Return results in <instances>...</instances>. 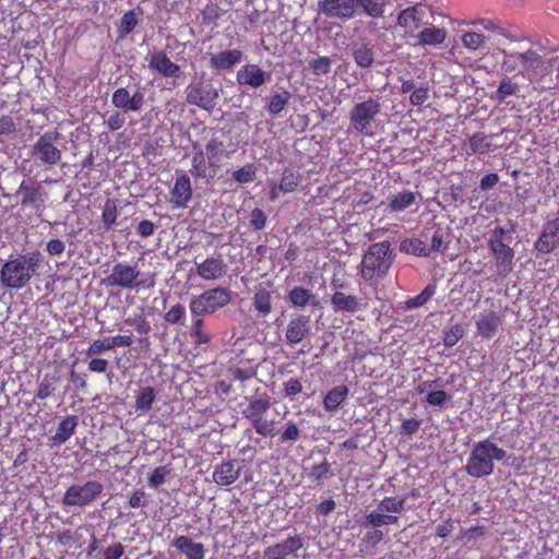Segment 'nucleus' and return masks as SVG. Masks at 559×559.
<instances>
[{
	"instance_id": "nucleus-1",
	"label": "nucleus",
	"mask_w": 559,
	"mask_h": 559,
	"mask_svg": "<svg viewBox=\"0 0 559 559\" xmlns=\"http://www.w3.org/2000/svg\"><path fill=\"white\" fill-rule=\"evenodd\" d=\"M405 497H384L374 510L367 513L360 525L362 527H372V530L366 532L362 537V544L370 548H374L380 544L384 538V533L380 527L399 524V515L405 511Z\"/></svg>"
},
{
	"instance_id": "nucleus-2",
	"label": "nucleus",
	"mask_w": 559,
	"mask_h": 559,
	"mask_svg": "<svg viewBox=\"0 0 559 559\" xmlns=\"http://www.w3.org/2000/svg\"><path fill=\"white\" fill-rule=\"evenodd\" d=\"M44 255L39 250L11 255L0 267V283L4 289H22L38 275Z\"/></svg>"
},
{
	"instance_id": "nucleus-3",
	"label": "nucleus",
	"mask_w": 559,
	"mask_h": 559,
	"mask_svg": "<svg viewBox=\"0 0 559 559\" xmlns=\"http://www.w3.org/2000/svg\"><path fill=\"white\" fill-rule=\"evenodd\" d=\"M502 55L500 69L506 74L522 75L528 81H537L549 73V61L537 50L528 48L516 51L499 49Z\"/></svg>"
},
{
	"instance_id": "nucleus-4",
	"label": "nucleus",
	"mask_w": 559,
	"mask_h": 559,
	"mask_svg": "<svg viewBox=\"0 0 559 559\" xmlns=\"http://www.w3.org/2000/svg\"><path fill=\"white\" fill-rule=\"evenodd\" d=\"M507 452L489 439L476 442L473 445L467 463L466 473L474 478H481L493 473L495 462L502 461Z\"/></svg>"
},
{
	"instance_id": "nucleus-5",
	"label": "nucleus",
	"mask_w": 559,
	"mask_h": 559,
	"mask_svg": "<svg viewBox=\"0 0 559 559\" xmlns=\"http://www.w3.org/2000/svg\"><path fill=\"white\" fill-rule=\"evenodd\" d=\"M389 241H380L369 246L360 262V276L365 282L378 284L393 263V253Z\"/></svg>"
},
{
	"instance_id": "nucleus-6",
	"label": "nucleus",
	"mask_w": 559,
	"mask_h": 559,
	"mask_svg": "<svg viewBox=\"0 0 559 559\" xmlns=\"http://www.w3.org/2000/svg\"><path fill=\"white\" fill-rule=\"evenodd\" d=\"M247 406L242 409L243 418L248 419L255 433L263 437H274L277 433L275 418H266L271 408V399L267 394L263 396H247Z\"/></svg>"
},
{
	"instance_id": "nucleus-7",
	"label": "nucleus",
	"mask_w": 559,
	"mask_h": 559,
	"mask_svg": "<svg viewBox=\"0 0 559 559\" xmlns=\"http://www.w3.org/2000/svg\"><path fill=\"white\" fill-rule=\"evenodd\" d=\"M381 108L379 98L369 97L366 100L356 103L348 112L352 130L362 136L372 138L374 135L376 119L380 115Z\"/></svg>"
},
{
	"instance_id": "nucleus-8",
	"label": "nucleus",
	"mask_w": 559,
	"mask_h": 559,
	"mask_svg": "<svg viewBox=\"0 0 559 559\" xmlns=\"http://www.w3.org/2000/svg\"><path fill=\"white\" fill-rule=\"evenodd\" d=\"M107 286L127 290L147 289L154 286V280L143 278L136 264L118 262L105 278Z\"/></svg>"
},
{
	"instance_id": "nucleus-9",
	"label": "nucleus",
	"mask_w": 559,
	"mask_h": 559,
	"mask_svg": "<svg viewBox=\"0 0 559 559\" xmlns=\"http://www.w3.org/2000/svg\"><path fill=\"white\" fill-rule=\"evenodd\" d=\"M231 300L233 293L229 288L216 286L192 297L189 310L193 317L209 316L228 306Z\"/></svg>"
},
{
	"instance_id": "nucleus-10",
	"label": "nucleus",
	"mask_w": 559,
	"mask_h": 559,
	"mask_svg": "<svg viewBox=\"0 0 559 559\" xmlns=\"http://www.w3.org/2000/svg\"><path fill=\"white\" fill-rule=\"evenodd\" d=\"M59 132L47 131L41 134L31 150V155L37 158L43 165L55 166L62 159L61 151L56 146Z\"/></svg>"
},
{
	"instance_id": "nucleus-11",
	"label": "nucleus",
	"mask_w": 559,
	"mask_h": 559,
	"mask_svg": "<svg viewBox=\"0 0 559 559\" xmlns=\"http://www.w3.org/2000/svg\"><path fill=\"white\" fill-rule=\"evenodd\" d=\"M218 97L217 88L203 82L191 83L186 88V102L209 112L216 107Z\"/></svg>"
},
{
	"instance_id": "nucleus-12",
	"label": "nucleus",
	"mask_w": 559,
	"mask_h": 559,
	"mask_svg": "<svg viewBox=\"0 0 559 559\" xmlns=\"http://www.w3.org/2000/svg\"><path fill=\"white\" fill-rule=\"evenodd\" d=\"M103 491V485L96 480H88L84 485L70 486L64 496L66 506H87L92 503Z\"/></svg>"
},
{
	"instance_id": "nucleus-13",
	"label": "nucleus",
	"mask_w": 559,
	"mask_h": 559,
	"mask_svg": "<svg viewBox=\"0 0 559 559\" xmlns=\"http://www.w3.org/2000/svg\"><path fill=\"white\" fill-rule=\"evenodd\" d=\"M193 155L191 157V167L189 173L195 179H213L219 168L215 162L207 159V156L199 142L192 143Z\"/></svg>"
},
{
	"instance_id": "nucleus-14",
	"label": "nucleus",
	"mask_w": 559,
	"mask_h": 559,
	"mask_svg": "<svg viewBox=\"0 0 559 559\" xmlns=\"http://www.w3.org/2000/svg\"><path fill=\"white\" fill-rule=\"evenodd\" d=\"M311 334V319L308 314L297 313L290 317L285 329V342L295 346L307 340Z\"/></svg>"
},
{
	"instance_id": "nucleus-15",
	"label": "nucleus",
	"mask_w": 559,
	"mask_h": 559,
	"mask_svg": "<svg viewBox=\"0 0 559 559\" xmlns=\"http://www.w3.org/2000/svg\"><path fill=\"white\" fill-rule=\"evenodd\" d=\"M169 202L173 209H186L193 198L191 180L189 176L182 171H176L174 187L169 191Z\"/></svg>"
},
{
	"instance_id": "nucleus-16",
	"label": "nucleus",
	"mask_w": 559,
	"mask_h": 559,
	"mask_svg": "<svg viewBox=\"0 0 559 559\" xmlns=\"http://www.w3.org/2000/svg\"><path fill=\"white\" fill-rule=\"evenodd\" d=\"M144 103L145 95L141 88L130 94L128 88L119 87L111 95V104L123 112H138L143 108Z\"/></svg>"
},
{
	"instance_id": "nucleus-17",
	"label": "nucleus",
	"mask_w": 559,
	"mask_h": 559,
	"mask_svg": "<svg viewBox=\"0 0 559 559\" xmlns=\"http://www.w3.org/2000/svg\"><path fill=\"white\" fill-rule=\"evenodd\" d=\"M487 246L495 259V266L498 276L506 278L513 270V260L515 255L513 248L506 242L498 241L488 243Z\"/></svg>"
},
{
	"instance_id": "nucleus-18",
	"label": "nucleus",
	"mask_w": 559,
	"mask_h": 559,
	"mask_svg": "<svg viewBox=\"0 0 559 559\" xmlns=\"http://www.w3.org/2000/svg\"><path fill=\"white\" fill-rule=\"evenodd\" d=\"M318 8L322 14L331 19L348 21L356 16L355 0H320Z\"/></svg>"
},
{
	"instance_id": "nucleus-19",
	"label": "nucleus",
	"mask_w": 559,
	"mask_h": 559,
	"mask_svg": "<svg viewBox=\"0 0 559 559\" xmlns=\"http://www.w3.org/2000/svg\"><path fill=\"white\" fill-rule=\"evenodd\" d=\"M559 247V216L548 219L543 227L534 249L543 254H549Z\"/></svg>"
},
{
	"instance_id": "nucleus-20",
	"label": "nucleus",
	"mask_w": 559,
	"mask_h": 559,
	"mask_svg": "<svg viewBox=\"0 0 559 559\" xmlns=\"http://www.w3.org/2000/svg\"><path fill=\"white\" fill-rule=\"evenodd\" d=\"M21 195V206L39 210L45 203V192L41 186L32 179L23 180L16 191Z\"/></svg>"
},
{
	"instance_id": "nucleus-21",
	"label": "nucleus",
	"mask_w": 559,
	"mask_h": 559,
	"mask_svg": "<svg viewBox=\"0 0 559 559\" xmlns=\"http://www.w3.org/2000/svg\"><path fill=\"white\" fill-rule=\"evenodd\" d=\"M242 466L237 460H227L214 466L213 481L219 487H229L240 477Z\"/></svg>"
},
{
	"instance_id": "nucleus-22",
	"label": "nucleus",
	"mask_w": 559,
	"mask_h": 559,
	"mask_svg": "<svg viewBox=\"0 0 559 559\" xmlns=\"http://www.w3.org/2000/svg\"><path fill=\"white\" fill-rule=\"evenodd\" d=\"M227 271L228 266L221 257H207L201 263H197V274L204 281H218Z\"/></svg>"
},
{
	"instance_id": "nucleus-23",
	"label": "nucleus",
	"mask_w": 559,
	"mask_h": 559,
	"mask_svg": "<svg viewBox=\"0 0 559 559\" xmlns=\"http://www.w3.org/2000/svg\"><path fill=\"white\" fill-rule=\"evenodd\" d=\"M133 342L132 334L108 336L104 340H95L92 342L85 353L87 357H94L114 347H129Z\"/></svg>"
},
{
	"instance_id": "nucleus-24",
	"label": "nucleus",
	"mask_w": 559,
	"mask_h": 559,
	"mask_svg": "<svg viewBox=\"0 0 559 559\" xmlns=\"http://www.w3.org/2000/svg\"><path fill=\"white\" fill-rule=\"evenodd\" d=\"M148 68L164 78L179 79L181 75L180 67L173 62L162 50L150 56Z\"/></svg>"
},
{
	"instance_id": "nucleus-25",
	"label": "nucleus",
	"mask_w": 559,
	"mask_h": 559,
	"mask_svg": "<svg viewBox=\"0 0 559 559\" xmlns=\"http://www.w3.org/2000/svg\"><path fill=\"white\" fill-rule=\"evenodd\" d=\"M304 546V540L299 535L289 536L284 542L269 546L264 550L267 559H286Z\"/></svg>"
},
{
	"instance_id": "nucleus-26",
	"label": "nucleus",
	"mask_w": 559,
	"mask_h": 559,
	"mask_svg": "<svg viewBox=\"0 0 559 559\" xmlns=\"http://www.w3.org/2000/svg\"><path fill=\"white\" fill-rule=\"evenodd\" d=\"M236 79L239 85L259 88L266 82L267 75L258 64L250 63L238 70Z\"/></svg>"
},
{
	"instance_id": "nucleus-27",
	"label": "nucleus",
	"mask_w": 559,
	"mask_h": 559,
	"mask_svg": "<svg viewBox=\"0 0 559 559\" xmlns=\"http://www.w3.org/2000/svg\"><path fill=\"white\" fill-rule=\"evenodd\" d=\"M243 52L239 49L222 50L210 57V67L216 71L231 70L241 62Z\"/></svg>"
},
{
	"instance_id": "nucleus-28",
	"label": "nucleus",
	"mask_w": 559,
	"mask_h": 559,
	"mask_svg": "<svg viewBox=\"0 0 559 559\" xmlns=\"http://www.w3.org/2000/svg\"><path fill=\"white\" fill-rule=\"evenodd\" d=\"M331 305L335 312L354 313L367 307V302H361L355 295H347L343 292H334L331 296Z\"/></svg>"
},
{
	"instance_id": "nucleus-29",
	"label": "nucleus",
	"mask_w": 559,
	"mask_h": 559,
	"mask_svg": "<svg viewBox=\"0 0 559 559\" xmlns=\"http://www.w3.org/2000/svg\"><path fill=\"white\" fill-rule=\"evenodd\" d=\"M501 322L502 319L498 312L492 310L481 312L476 321L477 332L483 338L489 340L496 334Z\"/></svg>"
},
{
	"instance_id": "nucleus-30",
	"label": "nucleus",
	"mask_w": 559,
	"mask_h": 559,
	"mask_svg": "<svg viewBox=\"0 0 559 559\" xmlns=\"http://www.w3.org/2000/svg\"><path fill=\"white\" fill-rule=\"evenodd\" d=\"M173 546L186 556V559H204L205 548L202 543L193 542L191 538L179 535L173 540Z\"/></svg>"
},
{
	"instance_id": "nucleus-31",
	"label": "nucleus",
	"mask_w": 559,
	"mask_h": 559,
	"mask_svg": "<svg viewBox=\"0 0 559 559\" xmlns=\"http://www.w3.org/2000/svg\"><path fill=\"white\" fill-rule=\"evenodd\" d=\"M287 300L293 308H305L309 305L319 306L318 297L308 288L296 286L287 294Z\"/></svg>"
},
{
	"instance_id": "nucleus-32",
	"label": "nucleus",
	"mask_w": 559,
	"mask_h": 559,
	"mask_svg": "<svg viewBox=\"0 0 559 559\" xmlns=\"http://www.w3.org/2000/svg\"><path fill=\"white\" fill-rule=\"evenodd\" d=\"M252 309L259 317H267L273 310L272 292L262 286L257 287L252 297Z\"/></svg>"
},
{
	"instance_id": "nucleus-33",
	"label": "nucleus",
	"mask_w": 559,
	"mask_h": 559,
	"mask_svg": "<svg viewBox=\"0 0 559 559\" xmlns=\"http://www.w3.org/2000/svg\"><path fill=\"white\" fill-rule=\"evenodd\" d=\"M386 0H355L356 15L365 14L371 19H379L384 15Z\"/></svg>"
},
{
	"instance_id": "nucleus-34",
	"label": "nucleus",
	"mask_w": 559,
	"mask_h": 559,
	"mask_svg": "<svg viewBox=\"0 0 559 559\" xmlns=\"http://www.w3.org/2000/svg\"><path fill=\"white\" fill-rule=\"evenodd\" d=\"M79 419L74 415L66 416L59 424L56 433L52 436L55 444H62L67 442L75 432Z\"/></svg>"
},
{
	"instance_id": "nucleus-35",
	"label": "nucleus",
	"mask_w": 559,
	"mask_h": 559,
	"mask_svg": "<svg viewBox=\"0 0 559 559\" xmlns=\"http://www.w3.org/2000/svg\"><path fill=\"white\" fill-rule=\"evenodd\" d=\"M396 23L399 26L405 28L406 32L413 33L416 31L421 23L419 5H413L402 10L397 15Z\"/></svg>"
},
{
	"instance_id": "nucleus-36",
	"label": "nucleus",
	"mask_w": 559,
	"mask_h": 559,
	"mask_svg": "<svg viewBox=\"0 0 559 559\" xmlns=\"http://www.w3.org/2000/svg\"><path fill=\"white\" fill-rule=\"evenodd\" d=\"M493 135H487L484 132H477L468 139L467 155L485 154L492 151Z\"/></svg>"
},
{
	"instance_id": "nucleus-37",
	"label": "nucleus",
	"mask_w": 559,
	"mask_h": 559,
	"mask_svg": "<svg viewBox=\"0 0 559 559\" xmlns=\"http://www.w3.org/2000/svg\"><path fill=\"white\" fill-rule=\"evenodd\" d=\"M348 388L344 384L334 386L325 394L323 399V406L328 412H335L347 399Z\"/></svg>"
},
{
	"instance_id": "nucleus-38",
	"label": "nucleus",
	"mask_w": 559,
	"mask_h": 559,
	"mask_svg": "<svg viewBox=\"0 0 559 559\" xmlns=\"http://www.w3.org/2000/svg\"><path fill=\"white\" fill-rule=\"evenodd\" d=\"M189 334L195 346L207 345L212 341L211 334L205 330V322L202 317H195L192 320Z\"/></svg>"
},
{
	"instance_id": "nucleus-39",
	"label": "nucleus",
	"mask_w": 559,
	"mask_h": 559,
	"mask_svg": "<svg viewBox=\"0 0 559 559\" xmlns=\"http://www.w3.org/2000/svg\"><path fill=\"white\" fill-rule=\"evenodd\" d=\"M447 38V31L444 28L431 26L426 27L417 35L419 45H440Z\"/></svg>"
},
{
	"instance_id": "nucleus-40",
	"label": "nucleus",
	"mask_w": 559,
	"mask_h": 559,
	"mask_svg": "<svg viewBox=\"0 0 559 559\" xmlns=\"http://www.w3.org/2000/svg\"><path fill=\"white\" fill-rule=\"evenodd\" d=\"M156 400V392L152 386L140 388L135 395L134 408L136 412L146 413L152 409Z\"/></svg>"
},
{
	"instance_id": "nucleus-41",
	"label": "nucleus",
	"mask_w": 559,
	"mask_h": 559,
	"mask_svg": "<svg viewBox=\"0 0 559 559\" xmlns=\"http://www.w3.org/2000/svg\"><path fill=\"white\" fill-rule=\"evenodd\" d=\"M203 150L207 156V159L217 164L222 157H228V153H226L223 140L215 133H213L212 138L205 144Z\"/></svg>"
},
{
	"instance_id": "nucleus-42",
	"label": "nucleus",
	"mask_w": 559,
	"mask_h": 559,
	"mask_svg": "<svg viewBox=\"0 0 559 559\" xmlns=\"http://www.w3.org/2000/svg\"><path fill=\"white\" fill-rule=\"evenodd\" d=\"M468 25H480L485 31L496 33L500 36L513 40L511 33L502 26L499 20L493 19H477L468 22Z\"/></svg>"
},
{
	"instance_id": "nucleus-43",
	"label": "nucleus",
	"mask_w": 559,
	"mask_h": 559,
	"mask_svg": "<svg viewBox=\"0 0 559 559\" xmlns=\"http://www.w3.org/2000/svg\"><path fill=\"white\" fill-rule=\"evenodd\" d=\"M416 201V193L404 190L395 195L389 202V207L393 212H401L413 205Z\"/></svg>"
},
{
	"instance_id": "nucleus-44",
	"label": "nucleus",
	"mask_w": 559,
	"mask_h": 559,
	"mask_svg": "<svg viewBox=\"0 0 559 559\" xmlns=\"http://www.w3.org/2000/svg\"><path fill=\"white\" fill-rule=\"evenodd\" d=\"M290 98L292 94L287 90L274 93L271 95L267 104L269 112L272 115H280L288 105Z\"/></svg>"
},
{
	"instance_id": "nucleus-45",
	"label": "nucleus",
	"mask_w": 559,
	"mask_h": 559,
	"mask_svg": "<svg viewBox=\"0 0 559 559\" xmlns=\"http://www.w3.org/2000/svg\"><path fill=\"white\" fill-rule=\"evenodd\" d=\"M59 380H60V377L57 373H46L38 384L36 399H38V400L48 399L56 390V383Z\"/></svg>"
},
{
	"instance_id": "nucleus-46",
	"label": "nucleus",
	"mask_w": 559,
	"mask_h": 559,
	"mask_svg": "<svg viewBox=\"0 0 559 559\" xmlns=\"http://www.w3.org/2000/svg\"><path fill=\"white\" fill-rule=\"evenodd\" d=\"M301 182V176L290 169H285L282 174L278 190L284 193L293 192Z\"/></svg>"
},
{
	"instance_id": "nucleus-47",
	"label": "nucleus",
	"mask_w": 559,
	"mask_h": 559,
	"mask_svg": "<svg viewBox=\"0 0 559 559\" xmlns=\"http://www.w3.org/2000/svg\"><path fill=\"white\" fill-rule=\"evenodd\" d=\"M519 90L520 87L518 83L513 82L511 78L504 76L499 83L495 98L499 103H503L507 97L515 95Z\"/></svg>"
},
{
	"instance_id": "nucleus-48",
	"label": "nucleus",
	"mask_w": 559,
	"mask_h": 559,
	"mask_svg": "<svg viewBox=\"0 0 559 559\" xmlns=\"http://www.w3.org/2000/svg\"><path fill=\"white\" fill-rule=\"evenodd\" d=\"M229 372L234 380L243 382L257 376V367L251 362H239L238 365L230 367Z\"/></svg>"
},
{
	"instance_id": "nucleus-49",
	"label": "nucleus",
	"mask_w": 559,
	"mask_h": 559,
	"mask_svg": "<svg viewBox=\"0 0 559 559\" xmlns=\"http://www.w3.org/2000/svg\"><path fill=\"white\" fill-rule=\"evenodd\" d=\"M486 36L476 32H464L461 36V41L464 48L476 51L484 48L486 45Z\"/></svg>"
},
{
	"instance_id": "nucleus-50",
	"label": "nucleus",
	"mask_w": 559,
	"mask_h": 559,
	"mask_svg": "<svg viewBox=\"0 0 559 559\" xmlns=\"http://www.w3.org/2000/svg\"><path fill=\"white\" fill-rule=\"evenodd\" d=\"M436 290H437L436 284H428L421 290L420 294H418L412 298H408L406 300V302H405L406 307L408 309H414V308H418V307L426 305L432 298V296L436 294Z\"/></svg>"
},
{
	"instance_id": "nucleus-51",
	"label": "nucleus",
	"mask_w": 559,
	"mask_h": 559,
	"mask_svg": "<svg viewBox=\"0 0 559 559\" xmlns=\"http://www.w3.org/2000/svg\"><path fill=\"white\" fill-rule=\"evenodd\" d=\"M401 251L418 257H428L430 254V250L427 248L426 243L417 238L404 240L401 243Z\"/></svg>"
},
{
	"instance_id": "nucleus-52",
	"label": "nucleus",
	"mask_w": 559,
	"mask_h": 559,
	"mask_svg": "<svg viewBox=\"0 0 559 559\" xmlns=\"http://www.w3.org/2000/svg\"><path fill=\"white\" fill-rule=\"evenodd\" d=\"M118 211L116 201L112 199H107L105 201L103 212H102V222L107 229H110L117 222Z\"/></svg>"
},
{
	"instance_id": "nucleus-53",
	"label": "nucleus",
	"mask_w": 559,
	"mask_h": 559,
	"mask_svg": "<svg viewBox=\"0 0 559 559\" xmlns=\"http://www.w3.org/2000/svg\"><path fill=\"white\" fill-rule=\"evenodd\" d=\"M231 176L238 183H250L255 179L257 168L252 163H248L241 168L234 170Z\"/></svg>"
},
{
	"instance_id": "nucleus-54",
	"label": "nucleus",
	"mask_w": 559,
	"mask_h": 559,
	"mask_svg": "<svg viewBox=\"0 0 559 559\" xmlns=\"http://www.w3.org/2000/svg\"><path fill=\"white\" fill-rule=\"evenodd\" d=\"M170 475V469L163 465L155 467L147 477V484L151 488L157 489L160 487Z\"/></svg>"
},
{
	"instance_id": "nucleus-55",
	"label": "nucleus",
	"mask_w": 559,
	"mask_h": 559,
	"mask_svg": "<svg viewBox=\"0 0 559 559\" xmlns=\"http://www.w3.org/2000/svg\"><path fill=\"white\" fill-rule=\"evenodd\" d=\"M354 60L360 68H368L373 63L374 55L371 48L360 46L354 50Z\"/></svg>"
},
{
	"instance_id": "nucleus-56",
	"label": "nucleus",
	"mask_w": 559,
	"mask_h": 559,
	"mask_svg": "<svg viewBox=\"0 0 559 559\" xmlns=\"http://www.w3.org/2000/svg\"><path fill=\"white\" fill-rule=\"evenodd\" d=\"M464 336V329L461 324H454L443 332V344L445 347H453Z\"/></svg>"
},
{
	"instance_id": "nucleus-57",
	"label": "nucleus",
	"mask_w": 559,
	"mask_h": 559,
	"mask_svg": "<svg viewBox=\"0 0 559 559\" xmlns=\"http://www.w3.org/2000/svg\"><path fill=\"white\" fill-rule=\"evenodd\" d=\"M139 23L138 16L134 12V10L127 11L119 23V32L122 36H126L133 32V29L136 27Z\"/></svg>"
},
{
	"instance_id": "nucleus-58",
	"label": "nucleus",
	"mask_w": 559,
	"mask_h": 559,
	"mask_svg": "<svg viewBox=\"0 0 559 559\" xmlns=\"http://www.w3.org/2000/svg\"><path fill=\"white\" fill-rule=\"evenodd\" d=\"M164 320L170 324H183L186 320V308L181 304L174 305L164 314Z\"/></svg>"
},
{
	"instance_id": "nucleus-59",
	"label": "nucleus",
	"mask_w": 559,
	"mask_h": 559,
	"mask_svg": "<svg viewBox=\"0 0 559 559\" xmlns=\"http://www.w3.org/2000/svg\"><path fill=\"white\" fill-rule=\"evenodd\" d=\"M124 323L134 326L135 331L142 335H147L152 330L150 321L143 313L126 319Z\"/></svg>"
},
{
	"instance_id": "nucleus-60",
	"label": "nucleus",
	"mask_w": 559,
	"mask_h": 559,
	"mask_svg": "<svg viewBox=\"0 0 559 559\" xmlns=\"http://www.w3.org/2000/svg\"><path fill=\"white\" fill-rule=\"evenodd\" d=\"M331 59L329 57H318L310 61L309 67L317 76L325 75L331 71Z\"/></svg>"
},
{
	"instance_id": "nucleus-61",
	"label": "nucleus",
	"mask_w": 559,
	"mask_h": 559,
	"mask_svg": "<svg viewBox=\"0 0 559 559\" xmlns=\"http://www.w3.org/2000/svg\"><path fill=\"white\" fill-rule=\"evenodd\" d=\"M300 437V429L294 421H288L285 424L283 431L280 436L281 443L295 442Z\"/></svg>"
},
{
	"instance_id": "nucleus-62",
	"label": "nucleus",
	"mask_w": 559,
	"mask_h": 559,
	"mask_svg": "<svg viewBox=\"0 0 559 559\" xmlns=\"http://www.w3.org/2000/svg\"><path fill=\"white\" fill-rule=\"evenodd\" d=\"M331 474V466L326 461H323L320 464H314L310 469V478L317 483L322 481L328 478Z\"/></svg>"
},
{
	"instance_id": "nucleus-63",
	"label": "nucleus",
	"mask_w": 559,
	"mask_h": 559,
	"mask_svg": "<svg viewBox=\"0 0 559 559\" xmlns=\"http://www.w3.org/2000/svg\"><path fill=\"white\" fill-rule=\"evenodd\" d=\"M450 399L451 396L443 390H431L426 396V402L431 406L442 407Z\"/></svg>"
},
{
	"instance_id": "nucleus-64",
	"label": "nucleus",
	"mask_w": 559,
	"mask_h": 559,
	"mask_svg": "<svg viewBox=\"0 0 559 559\" xmlns=\"http://www.w3.org/2000/svg\"><path fill=\"white\" fill-rule=\"evenodd\" d=\"M124 546L120 542H116L109 546H107L103 550L104 559H121L124 555Z\"/></svg>"
}]
</instances>
